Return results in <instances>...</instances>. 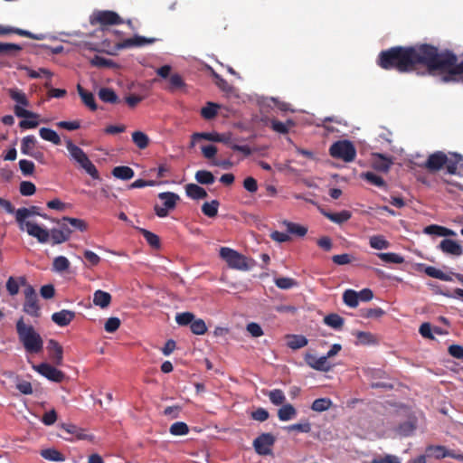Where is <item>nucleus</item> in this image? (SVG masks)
<instances>
[{
	"label": "nucleus",
	"instance_id": "obj_31",
	"mask_svg": "<svg viewBox=\"0 0 463 463\" xmlns=\"http://www.w3.org/2000/svg\"><path fill=\"white\" fill-rule=\"evenodd\" d=\"M39 135L43 139L57 146L61 142L60 136L52 128H42L39 130Z\"/></svg>",
	"mask_w": 463,
	"mask_h": 463
},
{
	"label": "nucleus",
	"instance_id": "obj_54",
	"mask_svg": "<svg viewBox=\"0 0 463 463\" xmlns=\"http://www.w3.org/2000/svg\"><path fill=\"white\" fill-rule=\"evenodd\" d=\"M190 329L193 334L202 335L207 332V326L203 319L194 318V322L190 326Z\"/></svg>",
	"mask_w": 463,
	"mask_h": 463
},
{
	"label": "nucleus",
	"instance_id": "obj_56",
	"mask_svg": "<svg viewBox=\"0 0 463 463\" xmlns=\"http://www.w3.org/2000/svg\"><path fill=\"white\" fill-rule=\"evenodd\" d=\"M377 256L386 263L402 264L404 261L403 257L393 252L378 253Z\"/></svg>",
	"mask_w": 463,
	"mask_h": 463
},
{
	"label": "nucleus",
	"instance_id": "obj_37",
	"mask_svg": "<svg viewBox=\"0 0 463 463\" xmlns=\"http://www.w3.org/2000/svg\"><path fill=\"white\" fill-rule=\"evenodd\" d=\"M424 272L429 277L438 279H440L443 281H451L452 280V279L449 275L444 273L443 271H441L440 269H439L433 266H427L424 269Z\"/></svg>",
	"mask_w": 463,
	"mask_h": 463
},
{
	"label": "nucleus",
	"instance_id": "obj_10",
	"mask_svg": "<svg viewBox=\"0 0 463 463\" xmlns=\"http://www.w3.org/2000/svg\"><path fill=\"white\" fill-rule=\"evenodd\" d=\"M157 41L156 38L154 37H145L140 35H135L132 38H128L116 43V50H122L133 47H142L148 44H153Z\"/></svg>",
	"mask_w": 463,
	"mask_h": 463
},
{
	"label": "nucleus",
	"instance_id": "obj_32",
	"mask_svg": "<svg viewBox=\"0 0 463 463\" xmlns=\"http://www.w3.org/2000/svg\"><path fill=\"white\" fill-rule=\"evenodd\" d=\"M41 456L50 461L54 462H62L65 460V457L57 449H45L41 450L40 452Z\"/></svg>",
	"mask_w": 463,
	"mask_h": 463
},
{
	"label": "nucleus",
	"instance_id": "obj_57",
	"mask_svg": "<svg viewBox=\"0 0 463 463\" xmlns=\"http://www.w3.org/2000/svg\"><path fill=\"white\" fill-rule=\"evenodd\" d=\"M65 222H69L71 228L74 231L85 232L88 228L87 222L82 219L64 217Z\"/></svg>",
	"mask_w": 463,
	"mask_h": 463
},
{
	"label": "nucleus",
	"instance_id": "obj_16",
	"mask_svg": "<svg viewBox=\"0 0 463 463\" xmlns=\"http://www.w3.org/2000/svg\"><path fill=\"white\" fill-rule=\"evenodd\" d=\"M75 318V312L62 309L52 315V320L59 326H68Z\"/></svg>",
	"mask_w": 463,
	"mask_h": 463
},
{
	"label": "nucleus",
	"instance_id": "obj_61",
	"mask_svg": "<svg viewBox=\"0 0 463 463\" xmlns=\"http://www.w3.org/2000/svg\"><path fill=\"white\" fill-rule=\"evenodd\" d=\"M19 167L25 176L33 175L35 168L33 162L27 159H21L19 161Z\"/></svg>",
	"mask_w": 463,
	"mask_h": 463
},
{
	"label": "nucleus",
	"instance_id": "obj_60",
	"mask_svg": "<svg viewBox=\"0 0 463 463\" xmlns=\"http://www.w3.org/2000/svg\"><path fill=\"white\" fill-rule=\"evenodd\" d=\"M275 285L281 289H289L297 285V281L291 278L281 277L275 279Z\"/></svg>",
	"mask_w": 463,
	"mask_h": 463
},
{
	"label": "nucleus",
	"instance_id": "obj_48",
	"mask_svg": "<svg viewBox=\"0 0 463 463\" xmlns=\"http://www.w3.org/2000/svg\"><path fill=\"white\" fill-rule=\"evenodd\" d=\"M294 125V122L292 120H288L286 123H283L281 121L272 119L270 121V127L271 128L279 134H287L288 133L289 127H292Z\"/></svg>",
	"mask_w": 463,
	"mask_h": 463
},
{
	"label": "nucleus",
	"instance_id": "obj_34",
	"mask_svg": "<svg viewBox=\"0 0 463 463\" xmlns=\"http://www.w3.org/2000/svg\"><path fill=\"white\" fill-rule=\"evenodd\" d=\"M219 108L218 104L209 101L206 103V106L202 108L201 116L206 120L213 119L217 116Z\"/></svg>",
	"mask_w": 463,
	"mask_h": 463
},
{
	"label": "nucleus",
	"instance_id": "obj_3",
	"mask_svg": "<svg viewBox=\"0 0 463 463\" xmlns=\"http://www.w3.org/2000/svg\"><path fill=\"white\" fill-rule=\"evenodd\" d=\"M90 23L91 25L99 24V31L104 33L108 31L106 26L121 24L124 21L118 13L110 10H103L94 11L90 16Z\"/></svg>",
	"mask_w": 463,
	"mask_h": 463
},
{
	"label": "nucleus",
	"instance_id": "obj_21",
	"mask_svg": "<svg viewBox=\"0 0 463 463\" xmlns=\"http://www.w3.org/2000/svg\"><path fill=\"white\" fill-rule=\"evenodd\" d=\"M77 90L84 105L91 111H95L98 109V106L96 104L94 95L91 92L87 91L80 84L77 86Z\"/></svg>",
	"mask_w": 463,
	"mask_h": 463
},
{
	"label": "nucleus",
	"instance_id": "obj_12",
	"mask_svg": "<svg viewBox=\"0 0 463 463\" xmlns=\"http://www.w3.org/2000/svg\"><path fill=\"white\" fill-rule=\"evenodd\" d=\"M33 215H41L38 206H31L30 208L23 207L16 210L15 220L21 231L24 230L25 223L30 222L26 221V219Z\"/></svg>",
	"mask_w": 463,
	"mask_h": 463
},
{
	"label": "nucleus",
	"instance_id": "obj_51",
	"mask_svg": "<svg viewBox=\"0 0 463 463\" xmlns=\"http://www.w3.org/2000/svg\"><path fill=\"white\" fill-rule=\"evenodd\" d=\"M219 134L217 132H203V133H194L192 136L191 146H194V143L201 139H205L213 142H218Z\"/></svg>",
	"mask_w": 463,
	"mask_h": 463
},
{
	"label": "nucleus",
	"instance_id": "obj_44",
	"mask_svg": "<svg viewBox=\"0 0 463 463\" xmlns=\"http://www.w3.org/2000/svg\"><path fill=\"white\" fill-rule=\"evenodd\" d=\"M139 232L143 235V237L146 239V242L154 249H159L160 248V239L159 237L146 229L140 228Z\"/></svg>",
	"mask_w": 463,
	"mask_h": 463
},
{
	"label": "nucleus",
	"instance_id": "obj_23",
	"mask_svg": "<svg viewBox=\"0 0 463 463\" xmlns=\"http://www.w3.org/2000/svg\"><path fill=\"white\" fill-rule=\"evenodd\" d=\"M26 285V279L24 277H9L6 281V290L10 296H15L19 293L20 286Z\"/></svg>",
	"mask_w": 463,
	"mask_h": 463
},
{
	"label": "nucleus",
	"instance_id": "obj_26",
	"mask_svg": "<svg viewBox=\"0 0 463 463\" xmlns=\"http://www.w3.org/2000/svg\"><path fill=\"white\" fill-rule=\"evenodd\" d=\"M185 87V82L181 75L173 73L168 78V85L165 88L169 92H175Z\"/></svg>",
	"mask_w": 463,
	"mask_h": 463
},
{
	"label": "nucleus",
	"instance_id": "obj_2",
	"mask_svg": "<svg viewBox=\"0 0 463 463\" xmlns=\"http://www.w3.org/2000/svg\"><path fill=\"white\" fill-rule=\"evenodd\" d=\"M66 147L71 159L73 160L80 168L83 169L94 180H99V173L95 165L90 160L88 155L82 148L75 145L71 139L66 141Z\"/></svg>",
	"mask_w": 463,
	"mask_h": 463
},
{
	"label": "nucleus",
	"instance_id": "obj_35",
	"mask_svg": "<svg viewBox=\"0 0 463 463\" xmlns=\"http://www.w3.org/2000/svg\"><path fill=\"white\" fill-rule=\"evenodd\" d=\"M463 160V157L459 154H452L450 157L447 156V162L444 166L447 172L450 175H454L457 172L458 165Z\"/></svg>",
	"mask_w": 463,
	"mask_h": 463
},
{
	"label": "nucleus",
	"instance_id": "obj_55",
	"mask_svg": "<svg viewBox=\"0 0 463 463\" xmlns=\"http://www.w3.org/2000/svg\"><path fill=\"white\" fill-rule=\"evenodd\" d=\"M415 429H416L415 424L410 420H407V421L401 423L397 427L396 431L401 436L408 437L413 433Z\"/></svg>",
	"mask_w": 463,
	"mask_h": 463
},
{
	"label": "nucleus",
	"instance_id": "obj_25",
	"mask_svg": "<svg viewBox=\"0 0 463 463\" xmlns=\"http://www.w3.org/2000/svg\"><path fill=\"white\" fill-rule=\"evenodd\" d=\"M185 193L188 197L194 200L204 199L207 197V192L203 187L195 184H188L185 186Z\"/></svg>",
	"mask_w": 463,
	"mask_h": 463
},
{
	"label": "nucleus",
	"instance_id": "obj_11",
	"mask_svg": "<svg viewBox=\"0 0 463 463\" xmlns=\"http://www.w3.org/2000/svg\"><path fill=\"white\" fill-rule=\"evenodd\" d=\"M447 162V155L442 151H437L429 156L423 166L431 173L440 170Z\"/></svg>",
	"mask_w": 463,
	"mask_h": 463
},
{
	"label": "nucleus",
	"instance_id": "obj_38",
	"mask_svg": "<svg viewBox=\"0 0 463 463\" xmlns=\"http://www.w3.org/2000/svg\"><path fill=\"white\" fill-rule=\"evenodd\" d=\"M219 205L220 203L217 200H213L210 203L206 202L202 206V212L207 217L214 218L218 214Z\"/></svg>",
	"mask_w": 463,
	"mask_h": 463
},
{
	"label": "nucleus",
	"instance_id": "obj_8",
	"mask_svg": "<svg viewBox=\"0 0 463 463\" xmlns=\"http://www.w3.org/2000/svg\"><path fill=\"white\" fill-rule=\"evenodd\" d=\"M275 441V437L271 433H262L253 440V448L259 455H270Z\"/></svg>",
	"mask_w": 463,
	"mask_h": 463
},
{
	"label": "nucleus",
	"instance_id": "obj_39",
	"mask_svg": "<svg viewBox=\"0 0 463 463\" xmlns=\"http://www.w3.org/2000/svg\"><path fill=\"white\" fill-rule=\"evenodd\" d=\"M361 177L377 187H386L385 181L380 175H377L373 172L362 173Z\"/></svg>",
	"mask_w": 463,
	"mask_h": 463
},
{
	"label": "nucleus",
	"instance_id": "obj_24",
	"mask_svg": "<svg viewBox=\"0 0 463 463\" xmlns=\"http://www.w3.org/2000/svg\"><path fill=\"white\" fill-rule=\"evenodd\" d=\"M98 96L105 103L118 104L120 102L117 93L110 88H100Z\"/></svg>",
	"mask_w": 463,
	"mask_h": 463
},
{
	"label": "nucleus",
	"instance_id": "obj_6",
	"mask_svg": "<svg viewBox=\"0 0 463 463\" xmlns=\"http://www.w3.org/2000/svg\"><path fill=\"white\" fill-rule=\"evenodd\" d=\"M24 303L23 311L32 317H39L41 316V307L38 304V297L34 288L31 285H27L24 290Z\"/></svg>",
	"mask_w": 463,
	"mask_h": 463
},
{
	"label": "nucleus",
	"instance_id": "obj_53",
	"mask_svg": "<svg viewBox=\"0 0 463 463\" xmlns=\"http://www.w3.org/2000/svg\"><path fill=\"white\" fill-rule=\"evenodd\" d=\"M70 268V261L64 256H58L53 260L52 269L57 272H63Z\"/></svg>",
	"mask_w": 463,
	"mask_h": 463
},
{
	"label": "nucleus",
	"instance_id": "obj_7",
	"mask_svg": "<svg viewBox=\"0 0 463 463\" xmlns=\"http://www.w3.org/2000/svg\"><path fill=\"white\" fill-rule=\"evenodd\" d=\"M158 198L163 201V204H156L154 210L160 218L167 216L168 212L175 208L177 201L180 199L178 194L172 192L160 193Z\"/></svg>",
	"mask_w": 463,
	"mask_h": 463
},
{
	"label": "nucleus",
	"instance_id": "obj_4",
	"mask_svg": "<svg viewBox=\"0 0 463 463\" xmlns=\"http://www.w3.org/2000/svg\"><path fill=\"white\" fill-rule=\"evenodd\" d=\"M220 257L225 260L228 267L231 269L248 270L251 268V265L248 263L247 257L231 248L222 247L220 250Z\"/></svg>",
	"mask_w": 463,
	"mask_h": 463
},
{
	"label": "nucleus",
	"instance_id": "obj_46",
	"mask_svg": "<svg viewBox=\"0 0 463 463\" xmlns=\"http://www.w3.org/2000/svg\"><path fill=\"white\" fill-rule=\"evenodd\" d=\"M8 94L9 97L18 104L23 105L24 107L29 106V101L26 98V95L22 90L18 89H9Z\"/></svg>",
	"mask_w": 463,
	"mask_h": 463
},
{
	"label": "nucleus",
	"instance_id": "obj_28",
	"mask_svg": "<svg viewBox=\"0 0 463 463\" xmlns=\"http://www.w3.org/2000/svg\"><path fill=\"white\" fill-rule=\"evenodd\" d=\"M9 33H16L20 36H24V37H28V38H31V39H35V40H41L42 38L32 33L31 32L29 31H26V30H23V29H19V28H13V27H7V26H4V27H0V35H6V34H9Z\"/></svg>",
	"mask_w": 463,
	"mask_h": 463
},
{
	"label": "nucleus",
	"instance_id": "obj_17",
	"mask_svg": "<svg viewBox=\"0 0 463 463\" xmlns=\"http://www.w3.org/2000/svg\"><path fill=\"white\" fill-rule=\"evenodd\" d=\"M218 142L229 146L232 150L242 153L245 156L251 155L252 151L249 146H241L232 143V135L230 133L219 134Z\"/></svg>",
	"mask_w": 463,
	"mask_h": 463
},
{
	"label": "nucleus",
	"instance_id": "obj_63",
	"mask_svg": "<svg viewBox=\"0 0 463 463\" xmlns=\"http://www.w3.org/2000/svg\"><path fill=\"white\" fill-rule=\"evenodd\" d=\"M36 191V187L33 183L29 181H23L20 184V193L24 196L33 195Z\"/></svg>",
	"mask_w": 463,
	"mask_h": 463
},
{
	"label": "nucleus",
	"instance_id": "obj_1",
	"mask_svg": "<svg viewBox=\"0 0 463 463\" xmlns=\"http://www.w3.org/2000/svg\"><path fill=\"white\" fill-rule=\"evenodd\" d=\"M19 341L27 354H39L43 349V340L32 325L24 323V317H20L15 324Z\"/></svg>",
	"mask_w": 463,
	"mask_h": 463
},
{
	"label": "nucleus",
	"instance_id": "obj_58",
	"mask_svg": "<svg viewBox=\"0 0 463 463\" xmlns=\"http://www.w3.org/2000/svg\"><path fill=\"white\" fill-rule=\"evenodd\" d=\"M427 451L430 452L438 459L444 458L450 455V450H448L443 446H430Z\"/></svg>",
	"mask_w": 463,
	"mask_h": 463
},
{
	"label": "nucleus",
	"instance_id": "obj_52",
	"mask_svg": "<svg viewBox=\"0 0 463 463\" xmlns=\"http://www.w3.org/2000/svg\"><path fill=\"white\" fill-rule=\"evenodd\" d=\"M269 401L274 405H283L286 401V396L282 390L274 389L269 392L268 394Z\"/></svg>",
	"mask_w": 463,
	"mask_h": 463
},
{
	"label": "nucleus",
	"instance_id": "obj_9",
	"mask_svg": "<svg viewBox=\"0 0 463 463\" xmlns=\"http://www.w3.org/2000/svg\"><path fill=\"white\" fill-rule=\"evenodd\" d=\"M33 368L50 381L55 383H61L65 379V374L63 372L58 370L57 368L47 363H42L38 365H33Z\"/></svg>",
	"mask_w": 463,
	"mask_h": 463
},
{
	"label": "nucleus",
	"instance_id": "obj_36",
	"mask_svg": "<svg viewBox=\"0 0 463 463\" xmlns=\"http://www.w3.org/2000/svg\"><path fill=\"white\" fill-rule=\"evenodd\" d=\"M371 248L375 250H386L390 247V242L383 235H373L369 239Z\"/></svg>",
	"mask_w": 463,
	"mask_h": 463
},
{
	"label": "nucleus",
	"instance_id": "obj_5",
	"mask_svg": "<svg viewBox=\"0 0 463 463\" xmlns=\"http://www.w3.org/2000/svg\"><path fill=\"white\" fill-rule=\"evenodd\" d=\"M329 154L334 158L349 163L354 160L356 149L351 141L339 140L331 145Z\"/></svg>",
	"mask_w": 463,
	"mask_h": 463
},
{
	"label": "nucleus",
	"instance_id": "obj_15",
	"mask_svg": "<svg viewBox=\"0 0 463 463\" xmlns=\"http://www.w3.org/2000/svg\"><path fill=\"white\" fill-rule=\"evenodd\" d=\"M439 248L447 254L460 256L463 254V248L457 241L450 239H444L440 241Z\"/></svg>",
	"mask_w": 463,
	"mask_h": 463
},
{
	"label": "nucleus",
	"instance_id": "obj_42",
	"mask_svg": "<svg viewBox=\"0 0 463 463\" xmlns=\"http://www.w3.org/2000/svg\"><path fill=\"white\" fill-rule=\"evenodd\" d=\"M333 402L329 398L316 399L311 404V410L317 412H323L331 408Z\"/></svg>",
	"mask_w": 463,
	"mask_h": 463
},
{
	"label": "nucleus",
	"instance_id": "obj_14",
	"mask_svg": "<svg viewBox=\"0 0 463 463\" xmlns=\"http://www.w3.org/2000/svg\"><path fill=\"white\" fill-rule=\"evenodd\" d=\"M49 358L55 365H61L63 361V349L62 346L54 339H50L48 342Z\"/></svg>",
	"mask_w": 463,
	"mask_h": 463
},
{
	"label": "nucleus",
	"instance_id": "obj_19",
	"mask_svg": "<svg viewBox=\"0 0 463 463\" xmlns=\"http://www.w3.org/2000/svg\"><path fill=\"white\" fill-rule=\"evenodd\" d=\"M320 212L326 218L337 224L347 222L352 216L351 213L347 210H343L339 213H330L325 210H321Z\"/></svg>",
	"mask_w": 463,
	"mask_h": 463
},
{
	"label": "nucleus",
	"instance_id": "obj_30",
	"mask_svg": "<svg viewBox=\"0 0 463 463\" xmlns=\"http://www.w3.org/2000/svg\"><path fill=\"white\" fill-rule=\"evenodd\" d=\"M112 175L116 178H118L121 180H129L134 176L135 173L131 167L126 166V165H120V166H116L113 168Z\"/></svg>",
	"mask_w": 463,
	"mask_h": 463
},
{
	"label": "nucleus",
	"instance_id": "obj_50",
	"mask_svg": "<svg viewBox=\"0 0 463 463\" xmlns=\"http://www.w3.org/2000/svg\"><path fill=\"white\" fill-rule=\"evenodd\" d=\"M169 432L174 436H184L188 434L189 427L185 422L176 421L170 426Z\"/></svg>",
	"mask_w": 463,
	"mask_h": 463
},
{
	"label": "nucleus",
	"instance_id": "obj_13",
	"mask_svg": "<svg viewBox=\"0 0 463 463\" xmlns=\"http://www.w3.org/2000/svg\"><path fill=\"white\" fill-rule=\"evenodd\" d=\"M24 230L30 236L37 239L41 243H46L50 239V232L48 230L42 228L36 223L27 222L24 225Z\"/></svg>",
	"mask_w": 463,
	"mask_h": 463
},
{
	"label": "nucleus",
	"instance_id": "obj_49",
	"mask_svg": "<svg viewBox=\"0 0 463 463\" xmlns=\"http://www.w3.org/2000/svg\"><path fill=\"white\" fill-rule=\"evenodd\" d=\"M195 180L201 184H212L215 178L210 171L199 170L195 173Z\"/></svg>",
	"mask_w": 463,
	"mask_h": 463
},
{
	"label": "nucleus",
	"instance_id": "obj_41",
	"mask_svg": "<svg viewBox=\"0 0 463 463\" xmlns=\"http://www.w3.org/2000/svg\"><path fill=\"white\" fill-rule=\"evenodd\" d=\"M22 46L11 43H0V54L14 56L17 52L22 51Z\"/></svg>",
	"mask_w": 463,
	"mask_h": 463
},
{
	"label": "nucleus",
	"instance_id": "obj_43",
	"mask_svg": "<svg viewBox=\"0 0 463 463\" xmlns=\"http://www.w3.org/2000/svg\"><path fill=\"white\" fill-rule=\"evenodd\" d=\"M36 144V138L34 136L29 135L22 139L21 152L24 155L29 156L33 151V147Z\"/></svg>",
	"mask_w": 463,
	"mask_h": 463
},
{
	"label": "nucleus",
	"instance_id": "obj_29",
	"mask_svg": "<svg viewBox=\"0 0 463 463\" xmlns=\"http://www.w3.org/2000/svg\"><path fill=\"white\" fill-rule=\"evenodd\" d=\"M324 323L335 330H340L344 326L345 320L338 314L332 313L324 317Z\"/></svg>",
	"mask_w": 463,
	"mask_h": 463
},
{
	"label": "nucleus",
	"instance_id": "obj_62",
	"mask_svg": "<svg viewBox=\"0 0 463 463\" xmlns=\"http://www.w3.org/2000/svg\"><path fill=\"white\" fill-rule=\"evenodd\" d=\"M49 232L50 238L53 245L61 244L68 241L67 237L63 235L62 232H61L59 229L53 228L51 231H49Z\"/></svg>",
	"mask_w": 463,
	"mask_h": 463
},
{
	"label": "nucleus",
	"instance_id": "obj_33",
	"mask_svg": "<svg viewBox=\"0 0 463 463\" xmlns=\"http://www.w3.org/2000/svg\"><path fill=\"white\" fill-rule=\"evenodd\" d=\"M308 341L306 336L301 335H293L288 336V346L293 350L302 348L307 345Z\"/></svg>",
	"mask_w": 463,
	"mask_h": 463
},
{
	"label": "nucleus",
	"instance_id": "obj_47",
	"mask_svg": "<svg viewBox=\"0 0 463 463\" xmlns=\"http://www.w3.org/2000/svg\"><path fill=\"white\" fill-rule=\"evenodd\" d=\"M284 224H285L287 232L288 233L295 234L299 237H303L307 232V228L303 225H300V224H298L295 222H285Z\"/></svg>",
	"mask_w": 463,
	"mask_h": 463
},
{
	"label": "nucleus",
	"instance_id": "obj_40",
	"mask_svg": "<svg viewBox=\"0 0 463 463\" xmlns=\"http://www.w3.org/2000/svg\"><path fill=\"white\" fill-rule=\"evenodd\" d=\"M132 140L139 149H145L149 145V137L142 131L133 132Z\"/></svg>",
	"mask_w": 463,
	"mask_h": 463
},
{
	"label": "nucleus",
	"instance_id": "obj_27",
	"mask_svg": "<svg viewBox=\"0 0 463 463\" xmlns=\"http://www.w3.org/2000/svg\"><path fill=\"white\" fill-rule=\"evenodd\" d=\"M297 415V410L290 403L283 404L278 410V418L281 421H288L294 419Z\"/></svg>",
	"mask_w": 463,
	"mask_h": 463
},
{
	"label": "nucleus",
	"instance_id": "obj_45",
	"mask_svg": "<svg viewBox=\"0 0 463 463\" xmlns=\"http://www.w3.org/2000/svg\"><path fill=\"white\" fill-rule=\"evenodd\" d=\"M344 303L350 307H356L359 304L357 291L346 289L343 294Z\"/></svg>",
	"mask_w": 463,
	"mask_h": 463
},
{
	"label": "nucleus",
	"instance_id": "obj_20",
	"mask_svg": "<svg viewBox=\"0 0 463 463\" xmlns=\"http://www.w3.org/2000/svg\"><path fill=\"white\" fill-rule=\"evenodd\" d=\"M61 428L68 432L69 434H71L75 437L76 439L79 440H85L90 439L92 440L93 436L87 434L85 430L81 428H79L78 426L74 424H62Z\"/></svg>",
	"mask_w": 463,
	"mask_h": 463
},
{
	"label": "nucleus",
	"instance_id": "obj_59",
	"mask_svg": "<svg viewBox=\"0 0 463 463\" xmlns=\"http://www.w3.org/2000/svg\"><path fill=\"white\" fill-rule=\"evenodd\" d=\"M195 316L191 312L179 313L175 317V321L179 326H188L194 322Z\"/></svg>",
	"mask_w": 463,
	"mask_h": 463
},
{
	"label": "nucleus",
	"instance_id": "obj_64",
	"mask_svg": "<svg viewBox=\"0 0 463 463\" xmlns=\"http://www.w3.org/2000/svg\"><path fill=\"white\" fill-rule=\"evenodd\" d=\"M120 319L118 317H109L105 323L104 329L108 333L116 332L120 326Z\"/></svg>",
	"mask_w": 463,
	"mask_h": 463
},
{
	"label": "nucleus",
	"instance_id": "obj_18",
	"mask_svg": "<svg viewBox=\"0 0 463 463\" xmlns=\"http://www.w3.org/2000/svg\"><path fill=\"white\" fill-rule=\"evenodd\" d=\"M392 165V161L391 158L384 156L382 154H375L373 156L372 165L373 169L380 172H388L391 165Z\"/></svg>",
	"mask_w": 463,
	"mask_h": 463
},
{
	"label": "nucleus",
	"instance_id": "obj_22",
	"mask_svg": "<svg viewBox=\"0 0 463 463\" xmlns=\"http://www.w3.org/2000/svg\"><path fill=\"white\" fill-rule=\"evenodd\" d=\"M111 295L109 292L98 289L93 294V304L100 308H107L111 303Z\"/></svg>",
	"mask_w": 463,
	"mask_h": 463
}]
</instances>
